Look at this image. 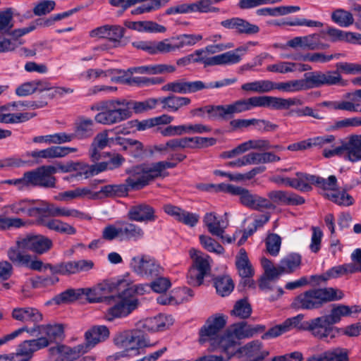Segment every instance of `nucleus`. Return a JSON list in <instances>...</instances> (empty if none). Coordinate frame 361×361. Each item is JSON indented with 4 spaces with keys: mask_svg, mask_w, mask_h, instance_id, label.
<instances>
[{
    "mask_svg": "<svg viewBox=\"0 0 361 361\" xmlns=\"http://www.w3.org/2000/svg\"><path fill=\"white\" fill-rule=\"evenodd\" d=\"M176 166L177 162L160 161L135 166L128 171L129 176L126 180V185H107L101 188L100 192L106 196H125L128 194V187L133 190H140L155 179L166 176L168 173L165 170Z\"/></svg>",
    "mask_w": 361,
    "mask_h": 361,
    "instance_id": "nucleus-1",
    "label": "nucleus"
},
{
    "mask_svg": "<svg viewBox=\"0 0 361 361\" xmlns=\"http://www.w3.org/2000/svg\"><path fill=\"white\" fill-rule=\"evenodd\" d=\"M16 246L11 247L7 250V257L14 265L24 267L35 271H41L43 262L40 259L20 250H29L37 255H43L49 251L53 247L52 240L43 235H27L18 238L16 242Z\"/></svg>",
    "mask_w": 361,
    "mask_h": 361,
    "instance_id": "nucleus-2",
    "label": "nucleus"
},
{
    "mask_svg": "<svg viewBox=\"0 0 361 361\" xmlns=\"http://www.w3.org/2000/svg\"><path fill=\"white\" fill-rule=\"evenodd\" d=\"M351 313L352 309L349 306L334 305L329 314L306 321V328L314 336L329 341V338H334L338 333L333 325L338 323L342 317L349 316Z\"/></svg>",
    "mask_w": 361,
    "mask_h": 361,
    "instance_id": "nucleus-3",
    "label": "nucleus"
},
{
    "mask_svg": "<svg viewBox=\"0 0 361 361\" xmlns=\"http://www.w3.org/2000/svg\"><path fill=\"white\" fill-rule=\"evenodd\" d=\"M44 326L43 331H37L35 336L37 338L24 341L18 346L15 354L18 361H30L35 352L49 346L63 336V327L61 324H44Z\"/></svg>",
    "mask_w": 361,
    "mask_h": 361,
    "instance_id": "nucleus-4",
    "label": "nucleus"
},
{
    "mask_svg": "<svg viewBox=\"0 0 361 361\" xmlns=\"http://www.w3.org/2000/svg\"><path fill=\"white\" fill-rule=\"evenodd\" d=\"M343 297V293L337 288H313L298 295L293 305L297 309L314 310L322 307L327 302L341 300Z\"/></svg>",
    "mask_w": 361,
    "mask_h": 361,
    "instance_id": "nucleus-5",
    "label": "nucleus"
},
{
    "mask_svg": "<svg viewBox=\"0 0 361 361\" xmlns=\"http://www.w3.org/2000/svg\"><path fill=\"white\" fill-rule=\"evenodd\" d=\"M130 102L125 99L106 100L103 111L94 117L96 122L103 125H114L122 122L130 116Z\"/></svg>",
    "mask_w": 361,
    "mask_h": 361,
    "instance_id": "nucleus-6",
    "label": "nucleus"
},
{
    "mask_svg": "<svg viewBox=\"0 0 361 361\" xmlns=\"http://www.w3.org/2000/svg\"><path fill=\"white\" fill-rule=\"evenodd\" d=\"M200 34H183L161 41H154V54H169L185 47H192L202 39Z\"/></svg>",
    "mask_w": 361,
    "mask_h": 361,
    "instance_id": "nucleus-7",
    "label": "nucleus"
},
{
    "mask_svg": "<svg viewBox=\"0 0 361 361\" xmlns=\"http://www.w3.org/2000/svg\"><path fill=\"white\" fill-rule=\"evenodd\" d=\"M189 255L192 259L188 275V282L194 286H199L203 283L204 278L211 270L210 257L200 250L191 248Z\"/></svg>",
    "mask_w": 361,
    "mask_h": 361,
    "instance_id": "nucleus-8",
    "label": "nucleus"
},
{
    "mask_svg": "<svg viewBox=\"0 0 361 361\" xmlns=\"http://www.w3.org/2000/svg\"><path fill=\"white\" fill-rule=\"evenodd\" d=\"M139 301L134 295H128L127 292H121L114 298V304L109 307L105 318L108 321H113L116 318L126 317L137 308Z\"/></svg>",
    "mask_w": 361,
    "mask_h": 361,
    "instance_id": "nucleus-9",
    "label": "nucleus"
},
{
    "mask_svg": "<svg viewBox=\"0 0 361 361\" xmlns=\"http://www.w3.org/2000/svg\"><path fill=\"white\" fill-rule=\"evenodd\" d=\"M130 267L137 274L148 279L157 278L164 271L157 260L148 255L134 257Z\"/></svg>",
    "mask_w": 361,
    "mask_h": 361,
    "instance_id": "nucleus-10",
    "label": "nucleus"
},
{
    "mask_svg": "<svg viewBox=\"0 0 361 361\" xmlns=\"http://www.w3.org/2000/svg\"><path fill=\"white\" fill-rule=\"evenodd\" d=\"M114 343L120 348H126V356L139 355L142 341L139 332L135 330L120 332L114 337Z\"/></svg>",
    "mask_w": 361,
    "mask_h": 361,
    "instance_id": "nucleus-11",
    "label": "nucleus"
},
{
    "mask_svg": "<svg viewBox=\"0 0 361 361\" xmlns=\"http://www.w3.org/2000/svg\"><path fill=\"white\" fill-rule=\"evenodd\" d=\"M238 340L229 329L224 334L220 335L216 338H212L210 343V350L219 351L226 354L227 355L226 360L228 361L238 352Z\"/></svg>",
    "mask_w": 361,
    "mask_h": 361,
    "instance_id": "nucleus-12",
    "label": "nucleus"
},
{
    "mask_svg": "<svg viewBox=\"0 0 361 361\" xmlns=\"http://www.w3.org/2000/svg\"><path fill=\"white\" fill-rule=\"evenodd\" d=\"M226 319L227 317L221 314L209 317L200 330V342L204 343L208 341L210 343L212 338L219 336L220 331L226 324Z\"/></svg>",
    "mask_w": 361,
    "mask_h": 361,
    "instance_id": "nucleus-13",
    "label": "nucleus"
},
{
    "mask_svg": "<svg viewBox=\"0 0 361 361\" xmlns=\"http://www.w3.org/2000/svg\"><path fill=\"white\" fill-rule=\"evenodd\" d=\"M303 314H298L295 317L288 318L282 324L276 325L269 329L262 336V339H269L276 338L281 334L290 331L293 329H298L307 331L306 328V322H302Z\"/></svg>",
    "mask_w": 361,
    "mask_h": 361,
    "instance_id": "nucleus-14",
    "label": "nucleus"
},
{
    "mask_svg": "<svg viewBox=\"0 0 361 361\" xmlns=\"http://www.w3.org/2000/svg\"><path fill=\"white\" fill-rule=\"evenodd\" d=\"M128 218L136 222H153L157 216L154 207L146 202L136 203L128 208Z\"/></svg>",
    "mask_w": 361,
    "mask_h": 361,
    "instance_id": "nucleus-15",
    "label": "nucleus"
},
{
    "mask_svg": "<svg viewBox=\"0 0 361 361\" xmlns=\"http://www.w3.org/2000/svg\"><path fill=\"white\" fill-rule=\"evenodd\" d=\"M247 50L246 47H239L233 51H229L216 55L207 59L205 66L231 65L239 63Z\"/></svg>",
    "mask_w": 361,
    "mask_h": 361,
    "instance_id": "nucleus-16",
    "label": "nucleus"
},
{
    "mask_svg": "<svg viewBox=\"0 0 361 361\" xmlns=\"http://www.w3.org/2000/svg\"><path fill=\"white\" fill-rule=\"evenodd\" d=\"M37 200L23 199L6 206L11 213L15 214H25L28 216H35L43 212L44 206L38 207Z\"/></svg>",
    "mask_w": 361,
    "mask_h": 361,
    "instance_id": "nucleus-17",
    "label": "nucleus"
},
{
    "mask_svg": "<svg viewBox=\"0 0 361 361\" xmlns=\"http://www.w3.org/2000/svg\"><path fill=\"white\" fill-rule=\"evenodd\" d=\"M287 45L294 49L300 47L308 50L325 49L329 47V44L319 41V35L318 34L295 37L288 41Z\"/></svg>",
    "mask_w": 361,
    "mask_h": 361,
    "instance_id": "nucleus-18",
    "label": "nucleus"
},
{
    "mask_svg": "<svg viewBox=\"0 0 361 361\" xmlns=\"http://www.w3.org/2000/svg\"><path fill=\"white\" fill-rule=\"evenodd\" d=\"M267 196L273 204L297 206L305 202L302 196L286 190H271L268 192Z\"/></svg>",
    "mask_w": 361,
    "mask_h": 361,
    "instance_id": "nucleus-19",
    "label": "nucleus"
},
{
    "mask_svg": "<svg viewBox=\"0 0 361 361\" xmlns=\"http://www.w3.org/2000/svg\"><path fill=\"white\" fill-rule=\"evenodd\" d=\"M221 25L228 30H233L238 34L253 35L259 32V27L240 18H231L222 20Z\"/></svg>",
    "mask_w": 361,
    "mask_h": 361,
    "instance_id": "nucleus-20",
    "label": "nucleus"
},
{
    "mask_svg": "<svg viewBox=\"0 0 361 361\" xmlns=\"http://www.w3.org/2000/svg\"><path fill=\"white\" fill-rule=\"evenodd\" d=\"M43 212H47L52 217H73L79 219H91V216L75 209L56 207L54 204L43 203Z\"/></svg>",
    "mask_w": 361,
    "mask_h": 361,
    "instance_id": "nucleus-21",
    "label": "nucleus"
},
{
    "mask_svg": "<svg viewBox=\"0 0 361 361\" xmlns=\"http://www.w3.org/2000/svg\"><path fill=\"white\" fill-rule=\"evenodd\" d=\"M163 209L167 214L173 216L176 221L190 227L195 226L200 219L198 214L187 212L170 204L164 205Z\"/></svg>",
    "mask_w": 361,
    "mask_h": 361,
    "instance_id": "nucleus-22",
    "label": "nucleus"
},
{
    "mask_svg": "<svg viewBox=\"0 0 361 361\" xmlns=\"http://www.w3.org/2000/svg\"><path fill=\"white\" fill-rule=\"evenodd\" d=\"M11 316L15 320L31 323L34 326L43 320L42 314L37 308L30 307L14 308Z\"/></svg>",
    "mask_w": 361,
    "mask_h": 361,
    "instance_id": "nucleus-23",
    "label": "nucleus"
},
{
    "mask_svg": "<svg viewBox=\"0 0 361 361\" xmlns=\"http://www.w3.org/2000/svg\"><path fill=\"white\" fill-rule=\"evenodd\" d=\"M109 336V329L105 326H95L85 334V343H82L88 352L97 344L104 341Z\"/></svg>",
    "mask_w": 361,
    "mask_h": 361,
    "instance_id": "nucleus-24",
    "label": "nucleus"
},
{
    "mask_svg": "<svg viewBox=\"0 0 361 361\" xmlns=\"http://www.w3.org/2000/svg\"><path fill=\"white\" fill-rule=\"evenodd\" d=\"M59 169L63 172H75L69 176L64 178V180L72 181L73 180H80L82 178H88L92 176L90 173V165L82 162H71L66 166H60Z\"/></svg>",
    "mask_w": 361,
    "mask_h": 361,
    "instance_id": "nucleus-25",
    "label": "nucleus"
},
{
    "mask_svg": "<svg viewBox=\"0 0 361 361\" xmlns=\"http://www.w3.org/2000/svg\"><path fill=\"white\" fill-rule=\"evenodd\" d=\"M165 91H170L178 94H192L200 90V80L185 81L183 80L166 84L163 88Z\"/></svg>",
    "mask_w": 361,
    "mask_h": 361,
    "instance_id": "nucleus-26",
    "label": "nucleus"
},
{
    "mask_svg": "<svg viewBox=\"0 0 361 361\" xmlns=\"http://www.w3.org/2000/svg\"><path fill=\"white\" fill-rule=\"evenodd\" d=\"M173 324L171 316L159 314L154 317L147 318L142 322V328L148 331H164Z\"/></svg>",
    "mask_w": 361,
    "mask_h": 361,
    "instance_id": "nucleus-27",
    "label": "nucleus"
},
{
    "mask_svg": "<svg viewBox=\"0 0 361 361\" xmlns=\"http://www.w3.org/2000/svg\"><path fill=\"white\" fill-rule=\"evenodd\" d=\"M121 240H138L144 238L145 231L141 226L132 222L120 220Z\"/></svg>",
    "mask_w": 361,
    "mask_h": 361,
    "instance_id": "nucleus-28",
    "label": "nucleus"
},
{
    "mask_svg": "<svg viewBox=\"0 0 361 361\" xmlns=\"http://www.w3.org/2000/svg\"><path fill=\"white\" fill-rule=\"evenodd\" d=\"M264 329L265 327L264 326H251L244 322L235 324L230 329L237 340L250 338L258 333L264 331Z\"/></svg>",
    "mask_w": 361,
    "mask_h": 361,
    "instance_id": "nucleus-29",
    "label": "nucleus"
},
{
    "mask_svg": "<svg viewBox=\"0 0 361 361\" xmlns=\"http://www.w3.org/2000/svg\"><path fill=\"white\" fill-rule=\"evenodd\" d=\"M37 221L39 224L48 229L62 234L74 235L76 233V229L73 226L58 219H45L44 217H40Z\"/></svg>",
    "mask_w": 361,
    "mask_h": 361,
    "instance_id": "nucleus-30",
    "label": "nucleus"
},
{
    "mask_svg": "<svg viewBox=\"0 0 361 361\" xmlns=\"http://www.w3.org/2000/svg\"><path fill=\"white\" fill-rule=\"evenodd\" d=\"M235 266L238 269L239 275L242 278L250 279L254 274V269L251 263L250 262L247 255L245 249L242 248L240 250L238 255L236 256ZM248 283L253 285V281H250L247 279Z\"/></svg>",
    "mask_w": 361,
    "mask_h": 361,
    "instance_id": "nucleus-31",
    "label": "nucleus"
},
{
    "mask_svg": "<svg viewBox=\"0 0 361 361\" xmlns=\"http://www.w3.org/2000/svg\"><path fill=\"white\" fill-rule=\"evenodd\" d=\"M125 25L129 29L138 32L163 33L166 30L164 26L151 20L126 21Z\"/></svg>",
    "mask_w": 361,
    "mask_h": 361,
    "instance_id": "nucleus-32",
    "label": "nucleus"
},
{
    "mask_svg": "<svg viewBox=\"0 0 361 361\" xmlns=\"http://www.w3.org/2000/svg\"><path fill=\"white\" fill-rule=\"evenodd\" d=\"M203 222L212 235L224 238L223 234L228 224L219 220L215 213H207L203 218Z\"/></svg>",
    "mask_w": 361,
    "mask_h": 361,
    "instance_id": "nucleus-33",
    "label": "nucleus"
},
{
    "mask_svg": "<svg viewBox=\"0 0 361 361\" xmlns=\"http://www.w3.org/2000/svg\"><path fill=\"white\" fill-rule=\"evenodd\" d=\"M231 117L234 114H240L251 109L260 107L259 96L251 97L247 99H241L229 104Z\"/></svg>",
    "mask_w": 361,
    "mask_h": 361,
    "instance_id": "nucleus-34",
    "label": "nucleus"
},
{
    "mask_svg": "<svg viewBox=\"0 0 361 361\" xmlns=\"http://www.w3.org/2000/svg\"><path fill=\"white\" fill-rule=\"evenodd\" d=\"M302 257L297 253H291L280 261L279 265V276L283 274H291L300 268L301 265Z\"/></svg>",
    "mask_w": 361,
    "mask_h": 361,
    "instance_id": "nucleus-35",
    "label": "nucleus"
},
{
    "mask_svg": "<svg viewBox=\"0 0 361 361\" xmlns=\"http://www.w3.org/2000/svg\"><path fill=\"white\" fill-rule=\"evenodd\" d=\"M345 159L352 162L361 160V138L357 135L352 136L349 141L343 143Z\"/></svg>",
    "mask_w": 361,
    "mask_h": 361,
    "instance_id": "nucleus-36",
    "label": "nucleus"
},
{
    "mask_svg": "<svg viewBox=\"0 0 361 361\" xmlns=\"http://www.w3.org/2000/svg\"><path fill=\"white\" fill-rule=\"evenodd\" d=\"M57 172L54 166H43L38 168L37 186L54 188L56 187V178L52 175Z\"/></svg>",
    "mask_w": 361,
    "mask_h": 361,
    "instance_id": "nucleus-37",
    "label": "nucleus"
},
{
    "mask_svg": "<svg viewBox=\"0 0 361 361\" xmlns=\"http://www.w3.org/2000/svg\"><path fill=\"white\" fill-rule=\"evenodd\" d=\"M94 123L90 118H80L75 123L73 139L84 140L92 137L94 133Z\"/></svg>",
    "mask_w": 361,
    "mask_h": 361,
    "instance_id": "nucleus-38",
    "label": "nucleus"
},
{
    "mask_svg": "<svg viewBox=\"0 0 361 361\" xmlns=\"http://www.w3.org/2000/svg\"><path fill=\"white\" fill-rule=\"evenodd\" d=\"M307 361H348V359L345 350L338 348L310 357Z\"/></svg>",
    "mask_w": 361,
    "mask_h": 361,
    "instance_id": "nucleus-39",
    "label": "nucleus"
},
{
    "mask_svg": "<svg viewBox=\"0 0 361 361\" xmlns=\"http://www.w3.org/2000/svg\"><path fill=\"white\" fill-rule=\"evenodd\" d=\"M241 90L249 93H267L274 90V82L269 80H255L243 84Z\"/></svg>",
    "mask_w": 361,
    "mask_h": 361,
    "instance_id": "nucleus-40",
    "label": "nucleus"
},
{
    "mask_svg": "<svg viewBox=\"0 0 361 361\" xmlns=\"http://www.w3.org/2000/svg\"><path fill=\"white\" fill-rule=\"evenodd\" d=\"M314 176L306 173L298 172L293 178L292 188L302 191L309 192L314 185Z\"/></svg>",
    "mask_w": 361,
    "mask_h": 361,
    "instance_id": "nucleus-41",
    "label": "nucleus"
},
{
    "mask_svg": "<svg viewBox=\"0 0 361 361\" xmlns=\"http://www.w3.org/2000/svg\"><path fill=\"white\" fill-rule=\"evenodd\" d=\"M323 196L339 206L349 207L354 204L353 197L344 189H336L335 191L324 193Z\"/></svg>",
    "mask_w": 361,
    "mask_h": 361,
    "instance_id": "nucleus-42",
    "label": "nucleus"
},
{
    "mask_svg": "<svg viewBox=\"0 0 361 361\" xmlns=\"http://www.w3.org/2000/svg\"><path fill=\"white\" fill-rule=\"evenodd\" d=\"M66 275L77 274L87 272L94 267L93 261L90 259H80L65 262Z\"/></svg>",
    "mask_w": 361,
    "mask_h": 361,
    "instance_id": "nucleus-43",
    "label": "nucleus"
},
{
    "mask_svg": "<svg viewBox=\"0 0 361 361\" xmlns=\"http://www.w3.org/2000/svg\"><path fill=\"white\" fill-rule=\"evenodd\" d=\"M85 348L82 343L73 348L61 345L57 348V350L60 353L61 361H73L87 352Z\"/></svg>",
    "mask_w": 361,
    "mask_h": 361,
    "instance_id": "nucleus-44",
    "label": "nucleus"
},
{
    "mask_svg": "<svg viewBox=\"0 0 361 361\" xmlns=\"http://www.w3.org/2000/svg\"><path fill=\"white\" fill-rule=\"evenodd\" d=\"M163 104V109L169 111H177L180 108L190 104L191 100L188 97L169 96L160 99Z\"/></svg>",
    "mask_w": 361,
    "mask_h": 361,
    "instance_id": "nucleus-45",
    "label": "nucleus"
},
{
    "mask_svg": "<svg viewBox=\"0 0 361 361\" xmlns=\"http://www.w3.org/2000/svg\"><path fill=\"white\" fill-rule=\"evenodd\" d=\"M314 185L322 190V195L331 192L338 189V180L335 176L331 175L327 178L314 176Z\"/></svg>",
    "mask_w": 361,
    "mask_h": 361,
    "instance_id": "nucleus-46",
    "label": "nucleus"
},
{
    "mask_svg": "<svg viewBox=\"0 0 361 361\" xmlns=\"http://www.w3.org/2000/svg\"><path fill=\"white\" fill-rule=\"evenodd\" d=\"M216 293L222 296L228 295L234 288L233 280L229 276H221L214 279Z\"/></svg>",
    "mask_w": 361,
    "mask_h": 361,
    "instance_id": "nucleus-47",
    "label": "nucleus"
},
{
    "mask_svg": "<svg viewBox=\"0 0 361 361\" xmlns=\"http://www.w3.org/2000/svg\"><path fill=\"white\" fill-rule=\"evenodd\" d=\"M250 165L276 162L281 158L273 152H250L247 154Z\"/></svg>",
    "mask_w": 361,
    "mask_h": 361,
    "instance_id": "nucleus-48",
    "label": "nucleus"
},
{
    "mask_svg": "<svg viewBox=\"0 0 361 361\" xmlns=\"http://www.w3.org/2000/svg\"><path fill=\"white\" fill-rule=\"evenodd\" d=\"M274 90H278L285 92H295L306 90L303 79L274 82Z\"/></svg>",
    "mask_w": 361,
    "mask_h": 361,
    "instance_id": "nucleus-49",
    "label": "nucleus"
},
{
    "mask_svg": "<svg viewBox=\"0 0 361 361\" xmlns=\"http://www.w3.org/2000/svg\"><path fill=\"white\" fill-rule=\"evenodd\" d=\"M177 293L181 296V295L184 294L186 296L180 298V300L176 299L175 297L169 295H159L157 300V302L160 305H173L177 304L180 302L188 301L193 296L192 290L189 288H183L177 292Z\"/></svg>",
    "mask_w": 361,
    "mask_h": 361,
    "instance_id": "nucleus-50",
    "label": "nucleus"
},
{
    "mask_svg": "<svg viewBox=\"0 0 361 361\" xmlns=\"http://www.w3.org/2000/svg\"><path fill=\"white\" fill-rule=\"evenodd\" d=\"M79 299L78 288H68L54 297L51 302L56 305H60L63 304L72 303Z\"/></svg>",
    "mask_w": 361,
    "mask_h": 361,
    "instance_id": "nucleus-51",
    "label": "nucleus"
},
{
    "mask_svg": "<svg viewBox=\"0 0 361 361\" xmlns=\"http://www.w3.org/2000/svg\"><path fill=\"white\" fill-rule=\"evenodd\" d=\"M35 116L34 113H0V123H18L25 122Z\"/></svg>",
    "mask_w": 361,
    "mask_h": 361,
    "instance_id": "nucleus-52",
    "label": "nucleus"
},
{
    "mask_svg": "<svg viewBox=\"0 0 361 361\" xmlns=\"http://www.w3.org/2000/svg\"><path fill=\"white\" fill-rule=\"evenodd\" d=\"M331 17V20L341 27H348L354 22L352 13L342 8L335 10Z\"/></svg>",
    "mask_w": 361,
    "mask_h": 361,
    "instance_id": "nucleus-53",
    "label": "nucleus"
},
{
    "mask_svg": "<svg viewBox=\"0 0 361 361\" xmlns=\"http://www.w3.org/2000/svg\"><path fill=\"white\" fill-rule=\"evenodd\" d=\"M209 119L228 120L231 117L229 104L227 105H209Z\"/></svg>",
    "mask_w": 361,
    "mask_h": 361,
    "instance_id": "nucleus-54",
    "label": "nucleus"
},
{
    "mask_svg": "<svg viewBox=\"0 0 361 361\" xmlns=\"http://www.w3.org/2000/svg\"><path fill=\"white\" fill-rule=\"evenodd\" d=\"M30 156L35 159L38 162L42 159L61 158L59 146H51L42 150H35L30 153Z\"/></svg>",
    "mask_w": 361,
    "mask_h": 361,
    "instance_id": "nucleus-55",
    "label": "nucleus"
},
{
    "mask_svg": "<svg viewBox=\"0 0 361 361\" xmlns=\"http://www.w3.org/2000/svg\"><path fill=\"white\" fill-rule=\"evenodd\" d=\"M275 205L267 198L255 193L247 208L263 212L267 209H274Z\"/></svg>",
    "mask_w": 361,
    "mask_h": 361,
    "instance_id": "nucleus-56",
    "label": "nucleus"
},
{
    "mask_svg": "<svg viewBox=\"0 0 361 361\" xmlns=\"http://www.w3.org/2000/svg\"><path fill=\"white\" fill-rule=\"evenodd\" d=\"M303 81L306 90L324 85V73L314 71L305 74Z\"/></svg>",
    "mask_w": 361,
    "mask_h": 361,
    "instance_id": "nucleus-57",
    "label": "nucleus"
},
{
    "mask_svg": "<svg viewBox=\"0 0 361 361\" xmlns=\"http://www.w3.org/2000/svg\"><path fill=\"white\" fill-rule=\"evenodd\" d=\"M297 67L298 65L295 63L289 61H278L275 63L268 65L267 66V71L275 73L286 74L294 72L298 69Z\"/></svg>",
    "mask_w": 361,
    "mask_h": 361,
    "instance_id": "nucleus-58",
    "label": "nucleus"
},
{
    "mask_svg": "<svg viewBox=\"0 0 361 361\" xmlns=\"http://www.w3.org/2000/svg\"><path fill=\"white\" fill-rule=\"evenodd\" d=\"M106 284H99L94 288H78L79 290V298L82 295H85L87 300L90 302H98L101 301V292L106 289Z\"/></svg>",
    "mask_w": 361,
    "mask_h": 361,
    "instance_id": "nucleus-59",
    "label": "nucleus"
},
{
    "mask_svg": "<svg viewBox=\"0 0 361 361\" xmlns=\"http://www.w3.org/2000/svg\"><path fill=\"white\" fill-rule=\"evenodd\" d=\"M14 25L13 11L9 8L0 12V33L9 32Z\"/></svg>",
    "mask_w": 361,
    "mask_h": 361,
    "instance_id": "nucleus-60",
    "label": "nucleus"
},
{
    "mask_svg": "<svg viewBox=\"0 0 361 361\" xmlns=\"http://www.w3.org/2000/svg\"><path fill=\"white\" fill-rule=\"evenodd\" d=\"M356 99L353 97V101H338L329 103V106L334 110H343L350 112H361V107L359 104L355 103Z\"/></svg>",
    "mask_w": 361,
    "mask_h": 361,
    "instance_id": "nucleus-61",
    "label": "nucleus"
},
{
    "mask_svg": "<svg viewBox=\"0 0 361 361\" xmlns=\"http://www.w3.org/2000/svg\"><path fill=\"white\" fill-rule=\"evenodd\" d=\"M252 309L246 300L242 299L237 301L231 310V314L241 319H245L250 316Z\"/></svg>",
    "mask_w": 361,
    "mask_h": 361,
    "instance_id": "nucleus-62",
    "label": "nucleus"
},
{
    "mask_svg": "<svg viewBox=\"0 0 361 361\" xmlns=\"http://www.w3.org/2000/svg\"><path fill=\"white\" fill-rule=\"evenodd\" d=\"M267 252L272 256H277L279 253L281 238L276 233L269 234L265 241Z\"/></svg>",
    "mask_w": 361,
    "mask_h": 361,
    "instance_id": "nucleus-63",
    "label": "nucleus"
},
{
    "mask_svg": "<svg viewBox=\"0 0 361 361\" xmlns=\"http://www.w3.org/2000/svg\"><path fill=\"white\" fill-rule=\"evenodd\" d=\"M199 238L201 245L208 252L216 254H222L224 252V247L211 237L201 235Z\"/></svg>",
    "mask_w": 361,
    "mask_h": 361,
    "instance_id": "nucleus-64",
    "label": "nucleus"
}]
</instances>
